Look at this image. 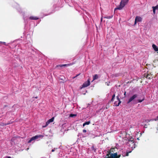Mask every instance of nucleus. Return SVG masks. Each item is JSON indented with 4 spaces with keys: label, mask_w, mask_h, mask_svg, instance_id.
I'll use <instances>...</instances> for the list:
<instances>
[{
    "label": "nucleus",
    "mask_w": 158,
    "mask_h": 158,
    "mask_svg": "<svg viewBox=\"0 0 158 158\" xmlns=\"http://www.w3.org/2000/svg\"><path fill=\"white\" fill-rule=\"evenodd\" d=\"M104 158H118V154L117 152L114 153H111L110 154V153H107L106 157Z\"/></svg>",
    "instance_id": "nucleus-1"
},
{
    "label": "nucleus",
    "mask_w": 158,
    "mask_h": 158,
    "mask_svg": "<svg viewBox=\"0 0 158 158\" xmlns=\"http://www.w3.org/2000/svg\"><path fill=\"white\" fill-rule=\"evenodd\" d=\"M44 137L43 135H36L31 137L28 142V143H30L33 140L38 139L39 138H42Z\"/></svg>",
    "instance_id": "nucleus-2"
},
{
    "label": "nucleus",
    "mask_w": 158,
    "mask_h": 158,
    "mask_svg": "<svg viewBox=\"0 0 158 158\" xmlns=\"http://www.w3.org/2000/svg\"><path fill=\"white\" fill-rule=\"evenodd\" d=\"M137 96L138 95L136 94H134L129 98L127 102V103L128 104L131 102L134 101L135 99L137 97Z\"/></svg>",
    "instance_id": "nucleus-3"
},
{
    "label": "nucleus",
    "mask_w": 158,
    "mask_h": 158,
    "mask_svg": "<svg viewBox=\"0 0 158 158\" xmlns=\"http://www.w3.org/2000/svg\"><path fill=\"white\" fill-rule=\"evenodd\" d=\"M142 21V18L141 17L139 16H136L135 19L134 25L136 24L137 23L141 22Z\"/></svg>",
    "instance_id": "nucleus-4"
},
{
    "label": "nucleus",
    "mask_w": 158,
    "mask_h": 158,
    "mask_svg": "<svg viewBox=\"0 0 158 158\" xmlns=\"http://www.w3.org/2000/svg\"><path fill=\"white\" fill-rule=\"evenodd\" d=\"M90 85V82L89 80H88L87 81L85 82L82 85L81 87H80V89H81L83 88L89 86Z\"/></svg>",
    "instance_id": "nucleus-5"
},
{
    "label": "nucleus",
    "mask_w": 158,
    "mask_h": 158,
    "mask_svg": "<svg viewBox=\"0 0 158 158\" xmlns=\"http://www.w3.org/2000/svg\"><path fill=\"white\" fill-rule=\"evenodd\" d=\"M117 150L118 149L116 148H112L110 149V150L109 151H108V153H110V154L111 153H114L116 152V150Z\"/></svg>",
    "instance_id": "nucleus-6"
},
{
    "label": "nucleus",
    "mask_w": 158,
    "mask_h": 158,
    "mask_svg": "<svg viewBox=\"0 0 158 158\" xmlns=\"http://www.w3.org/2000/svg\"><path fill=\"white\" fill-rule=\"evenodd\" d=\"M54 119H49V120L46 122L45 125L43 126V127L44 128L46 127L50 123L53 122Z\"/></svg>",
    "instance_id": "nucleus-7"
},
{
    "label": "nucleus",
    "mask_w": 158,
    "mask_h": 158,
    "mask_svg": "<svg viewBox=\"0 0 158 158\" xmlns=\"http://www.w3.org/2000/svg\"><path fill=\"white\" fill-rule=\"evenodd\" d=\"M124 6V5H123L121 3H120V5L117 6L116 8H115L114 9L115 10H121Z\"/></svg>",
    "instance_id": "nucleus-8"
},
{
    "label": "nucleus",
    "mask_w": 158,
    "mask_h": 158,
    "mask_svg": "<svg viewBox=\"0 0 158 158\" xmlns=\"http://www.w3.org/2000/svg\"><path fill=\"white\" fill-rule=\"evenodd\" d=\"M12 123H13L12 121H10L9 123H1L0 124V125L4 127L6 126V125H9Z\"/></svg>",
    "instance_id": "nucleus-9"
},
{
    "label": "nucleus",
    "mask_w": 158,
    "mask_h": 158,
    "mask_svg": "<svg viewBox=\"0 0 158 158\" xmlns=\"http://www.w3.org/2000/svg\"><path fill=\"white\" fill-rule=\"evenodd\" d=\"M128 1V0H122L120 2L122 3L123 5H124V6H125L127 3Z\"/></svg>",
    "instance_id": "nucleus-10"
},
{
    "label": "nucleus",
    "mask_w": 158,
    "mask_h": 158,
    "mask_svg": "<svg viewBox=\"0 0 158 158\" xmlns=\"http://www.w3.org/2000/svg\"><path fill=\"white\" fill-rule=\"evenodd\" d=\"M152 47L155 51H158V47L156 45L154 44H152Z\"/></svg>",
    "instance_id": "nucleus-11"
},
{
    "label": "nucleus",
    "mask_w": 158,
    "mask_h": 158,
    "mask_svg": "<svg viewBox=\"0 0 158 158\" xmlns=\"http://www.w3.org/2000/svg\"><path fill=\"white\" fill-rule=\"evenodd\" d=\"M152 75L149 74H145L144 76L147 78L150 79L152 78Z\"/></svg>",
    "instance_id": "nucleus-12"
},
{
    "label": "nucleus",
    "mask_w": 158,
    "mask_h": 158,
    "mask_svg": "<svg viewBox=\"0 0 158 158\" xmlns=\"http://www.w3.org/2000/svg\"><path fill=\"white\" fill-rule=\"evenodd\" d=\"M128 141L129 142L131 143L132 144H133V145L135 144L134 142V138L132 137L128 139Z\"/></svg>",
    "instance_id": "nucleus-13"
},
{
    "label": "nucleus",
    "mask_w": 158,
    "mask_h": 158,
    "mask_svg": "<svg viewBox=\"0 0 158 158\" xmlns=\"http://www.w3.org/2000/svg\"><path fill=\"white\" fill-rule=\"evenodd\" d=\"M29 19L30 20H37L38 19V18L34 16H31L29 17Z\"/></svg>",
    "instance_id": "nucleus-14"
},
{
    "label": "nucleus",
    "mask_w": 158,
    "mask_h": 158,
    "mask_svg": "<svg viewBox=\"0 0 158 158\" xmlns=\"http://www.w3.org/2000/svg\"><path fill=\"white\" fill-rule=\"evenodd\" d=\"M77 114H69V117L71 118H75L76 117Z\"/></svg>",
    "instance_id": "nucleus-15"
},
{
    "label": "nucleus",
    "mask_w": 158,
    "mask_h": 158,
    "mask_svg": "<svg viewBox=\"0 0 158 158\" xmlns=\"http://www.w3.org/2000/svg\"><path fill=\"white\" fill-rule=\"evenodd\" d=\"M98 75L97 74L95 75L94 76H93V81L97 79L98 78Z\"/></svg>",
    "instance_id": "nucleus-16"
},
{
    "label": "nucleus",
    "mask_w": 158,
    "mask_h": 158,
    "mask_svg": "<svg viewBox=\"0 0 158 158\" xmlns=\"http://www.w3.org/2000/svg\"><path fill=\"white\" fill-rule=\"evenodd\" d=\"M117 98L118 101H119V102L117 105H116L117 106H118L121 103V101H120V99L119 98V97L118 96H117Z\"/></svg>",
    "instance_id": "nucleus-17"
},
{
    "label": "nucleus",
    "mask_w": 158,
    "mask_h": 158,
    "mask_svg": "<svg viewBox=\"0 0 158 158\" xmlns=\"http://www.w3.org/2000/svg\"><path fill=\"white\" fill-rule=\"evenodd\" d=\"M90 121L86 122L83 124V126L84 127L85 125H89L90 124Z\"/></svg>",
    "instance_id": "nucleus-18"
},
{
    "label": "nucleus",
    "mask_w": 158,
    "mask_h": 158,
    "mask_svg": "<svg viewBox=\"0 0 158 158\" xmlns=\"http://www.w3.org/2000/svg\"><path fill=\"white\" fill-rule=\"evenodd\" d=\"M154 63H155L156 64L158 65V60H155L154 61Z\"/></svg>",
    "instance_id": "nucleus-19"
},
{
    "label": "nucleus",
    "mask_w": 158,
    "mask_h": 158,
    "mask_svg": "<svg viewBox=\"0 0 158 158\" xmlns=\"http://www.w3.org/2000/svg\"><path fill=\"white\" fill-rule=\"evenodd\" d=\"M112 17V16H108L106 17H105L104 18L108 19H111Z\"/></svg>",
    "instance_id": "nucleus-20"
},
{
    "label": "nucleus",
    "mask_w": 158,
    "mask_h": 158,
    "mask_svg": "<svg viewBox=\"0 0 158 158\" xmlns=\"http://www.w3.org/2000/svg\"><path fill=\"white\" fill-rule=\"evenodd\" d=\"M131 152V151H130V152H127L126 153V155H125V156H128V155H129V153Z\"/></svg>",
    "instance_id": "nucleus-21"
},
{
    "label": "nucleus",
    "mask_w": 158,
    "mask_h": 158,
    "mask_svg": "<svg viewBox=\"0 0 158 158\" xmlns=\"http://www.w3.org/2000/svg\"><path fill=\"white\" fill-rule=\"evenodd\" d=\"M115 97V94H114L112 96V99H111V101H113L114 100V99Z\"/></svg>",
    "instance_id": "nucleus-22"
},
{
    "label": "nucleus",
    "mask_w": 158,
    "mask_h": 158,
    "mask_svg": "<svg viewBox=\"0 0 158 158\" xmlns=\"http://www.w3.org/2000/svg\"><path fill=\"white\" fill-rule=\"evenodd\" d=\"M152 8H154L156 9H158V5H157L156 6H153Z\"/></svg>",
    "instance_id": "nucleus-23"
},
{
    "label": "nucleus",
    "mask_w": 158,
    "mask_h": 158,
    "mask_svg": "<svg viewBox=\"0 0 158 158\" xmlns=\"http://www.w3.org/2000/svg\"><path fill=\"white\" fill-rule=\"evenodd\" d=\"M143 100H144V99H143L142 100L139 99L138 100V102H141Z\"/></svg>",
    "instance_id": "nucleus-24"
},
{
    "label": "nucleus",
    "mask_w": 158,
    "mask_h": 158,
    "mask_svg": "<svg viewBox=\"0 0 158 158\" xmlns=\"http://www.w3.org/2000/svg\"><path fill=\"white\" fill-rule=\"evenodd\" d=\"M153 8V13L154 14H155V12H156V9L154 8Z\"/></svg>",
    "instance_id": "nucleus-25"
},
{
    "label": "nucleus",
    "mask_w": 158,
    "mask_h": 158,
    "mask_svg": "<svg viewBox=\"0 0 158 158\" xmlns=\"http://www.w3.org/2000/svg\"><path fill=\"white\" fill-rule=\"evenodd\" d=\"M66 65H67L66 64H62V65H59V66H60V67H62V66H65Z\"/></svg>",
    "instance_id": "nucleus-26"
},
{
    "label": "nucleus",
    "mask_w": 158,
    "mask_h": 158,
    "mask_svg": "<svg viewBox=\"0 0 158 158\" xmlns=\"http://www.w3.org/2000/svg\"><path fill=\"white\" fill-rule=\"evenodd\" d=\"M83 132L84 133H85L86 132V130L85 129H83Z\"/></svg>",
    "instance_id": "nucleus-27"
},
{
    "label": "nucleus",
    "mask_w": 158,
    "mask_h": 158,
    "mask_svg": "<svg viewBox=\"0 0 158 158\" xmlns=\"http://www.w3.org/2000/svg\"><path fill=\"white\" fill-rule=\"evenodd\" d=\"M80 74H77V75L76 76H75V77H73V79H74L75 78V77H77V76H78Z\"/></svg>",
    "instance_id": "nucleus-28"
},
{
    "label": "nucleus",
    "mask_w": 158,
    "mask_h": 158,
    "mask_svg": "<svg viewBox=\"0 0 158 158\" xmlns=\"http://www.w3.org/2000/svg\"><path fill=\"white\" fill-rule=\"evenodd\" d=\"M11 114V112H8L7 113V115H8V114Z\"/></svg>",
    "instance_id": "nucleus-29"
},
{
    "label": "nucleus",
    "mask_w": 158,
    "mask_h": 158,
    "mask_svg": "<svg viewBox=\"0 0 158 158\" xmlns=\"http://www.w3.org/2000/svg\"><path fill=\"white\" fill-rule=\"evenodd\" d=\"M0 43L3 44H4L5 45H6V43L5 42H2L0 41Z\"/></svg>",
    "instance_id": "nucleus-30"
},
{
    "label": "nucleus",
    "mask_w": 158,
    "mask_h": 158,
    "mask_svg": "<svg viewBox=\"0 0 158 158\" xmlns=\"http://www.w3.org/2000/svg\"><path fill=\"white\" fill-rule=\"evenodd\" d=\"M121 156V155L120 154V155H118V158H119Z\"/></svg>",
    "instance_id": "nucleus-31"
},
{
    "label": "nucleus",
    "mask_w": 158,
    "mask_h": 158,
    "mask_svg": "<svg viewBox=\"0 0 158 158\" xmlns=\"http://www.w3.org/2000/svg\"><path fill=\"white\" fill-rule=\"evenodd\" d=\"M54 151H55V149H52V152H54Z\"/></svg>",
    "instance_id": "nucleus-32"
},
{
    "label": "nucleus",
    "mask_w": 158,
    "mask_h": 158,
    "mask_svg": "<svg viewBox=\"0 0 158 158\" xmlns=\"http://www.w3.org/2000/svg\"><path fill=\"white\" fill-rule=\"evenodd\" d=\"M101 21H102V17L101 18Z\"/></svg>",
    "instance_id": "nucleus-33"
},
{
    "label": "nucleus",
    "mask_w": 158,
    "mask_h": 158,
    "mask_svg": "<svg viewBox=\"0 0 158 158\" xmlns=\"http://www.w3.org/2000/svg\"><path fill=\"white\" fill-rule=\"evenodd\" d=\"M152 120V119H151L150 120H148V119H147V121H148V122H149L150 121H151V120Z\"/></svg>",
    "instance_id": "nucleus-34"
},
{
    "label": "nucleus",
    "mask_w": 158,
    "mask_h": 158,
    "mask_svg": "<svg viewBox=\"0 0 158 158\" xmlns=\"http://www.w3.org/2000/svg\"><path fill=\"white\" fill-rule=\"evenodd\" d=\"M92 149H94V146H92Z\"/></svg>",
    "instance_id": "nucleus-35"
},
{
    "label": "nucleus",
    "mask_w": 158,
    "mask_h": 158,
    "mask_svg": "<svg viewBox=\"0 0 158 158\" xmlns=\"http://www.w3.org/2000/svg\"><path fill=\"white\" fill-rule=\"evenodd\" d=\"M7 158H11V157H10V156H7Z\"/></svg>",
    "instance_id": "nucleus-36"
},
{
    "label": "nucleus",
    "mask_w": 158,
    "mask_h": 158,
    "mask_svg": "<svg viewBox=\"0 0 158 158\" xmlns=\"http://www.w3.org/2000/svg\"><path fill=\"white\" fill-rule=\"evenodd\" d=\"M15 106H13V107H12V108H14L15 107Z\"/></svg>",
    "instance_id": "nucleus-37"
},
{
    "label": "nucleus",
    "mask_w": 158,
    "mask_h": 158,
    "mask_svg": "<svg viewBox=\"0 0 158 158\" xmlns=\"http://www.w3.org/2000/svg\"><path fill=\"white\" fill-rule=\"evenodd\" d=\"M126 92H125V93H124V95H126Z\"/></svg>",
    "instance_id": "nucleus-38"
},
{
    "label": "nucleus",
    "mask_w": 158,
    "mask_h": 158,
    "mask_svg": "<svg viewBox=\"0 0 158 158\" xmlns=\"http://www.w3.org/2000/svg\"><path fill=\"white\" fill-rule=\"evenodd\" d=\"M107 85H109V84L108 83H107Z\"/></svg>",
    "instance_id": "nucleus-39"
},
{
    "label": "nucleus",
    "mask_w": 158,
    "mask_h": 158,
    "mask_svg": "<svg viewBox=\"0 0 158 158\" xmlns=\"http://www.w3.org/2000/svg\"><path fill=\"white\" fill-rule=\"evenodd\" d=\"M52 118V119L54 118V117H52V118Z\"/></svg>",
    "instance_id": "nucleus-40"
},
{
    "label": "nucleus",
    "mask_w": 158,
    "mask_h": 158,
    "mask_svg": "<svg viewBox=\"0 0 158 158\" xmlns=\"http://www.w3.org/2000/svg\"><path fill=\"white\" fill-rule=\"evenodd\" d=\"M145 125L144 127H146L145 126H146V125L147 124H145Z\"/></svg>",
    "instance_id": "nucleus-41"
},
{
    "label": "nucleus",
    "mask_w": 158,
    "mask_h": 158,
    "mask_svg": "<svg viewBox=\"0 0 158 158\" xmlns=\"http://www.w3.org/2000/svg\"><path fill=\"white\" fill-rule=\"evenodd\" d=\"M155 120L156 121V119H155Z\"/></svg>",
    "instance_id": "nucleus-42"
},
{
    "label": "nucleus",
    "mask_w": 158,
    "mask_h": 158,
    "mask_svg": "<svg viewBox=\"0 0 158 158\" xmlns=\"http://www.w3.org/2000/svg\"><path fill=\"white\" fill-rule=\"evenodd\" d=\"M157 118H158V116H157Z\"/></svg>",
    "instance_id": "nucleus-43"
}]
</instances>
